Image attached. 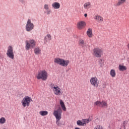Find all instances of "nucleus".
<instances>
[{"label": "nucleus", "mask_w": 129, "mask_h": 129, "mask_svg": "<svg viewBox=\"0 0 129 129\" xmlns=\"http://www.w3.org/2000/svg\"><path fill=\"white\" fill-rule=\"evenodd\" d=\"M54 63H56V64H58V65H60V66H62L63 67H67L69 64V63H70V61H69V60H65L59 57L54 58Z\"/></svg>", "instance_id": "f257e3e1"}, {"label": "nucleus", "mask_w": 129, "mask_h": 129, "mask_svg": "<svg viewBox=\"0 0 129 129\" xmlns=\"http://www.w3.org/2000/svg\"><path fill=\"white\" fill-rule=\"evenodd\" d=\"M53 115L56 118V123L58 126H60V122L59 121L62 118V111L59 108L53 111Z\"/></svg>", "instance_id": "f03ea898"}, {"label": "nucleus", "mask_w": 129, "mask_h": 129, "mask_svg": "<svg viewBox=\"0 0 129 129\" xmlns=\"http://www.w3.org/2000/svg\"><path fill=\"white\" fill-rule=\"evenodd\" d=\"M36 78L38 80L42 79L43 81H46L48 79V73L45 70H41L38 72Z\"/></svg>", "instance_id": "7ed1b4c3"}, {"label": "nucleus", "mask_w": 129, "mask_h": 129, "mask_svg": "<svg viewBox=\"0 0 129 129\" xmlns=\"http://www.w3.org/2000/svg\"><path fill=\"white\" fill-rule=\"evenodd\" d=\"M25 49L27 51H29L30 49H34L36 47V41L34 39H30L29 40L25 41Z\"/></svg>", "instance_id": "20e7f679"}, {"label": "nucleus", "mask_w": 129, "mask_h": 129, "mask_svg": "<svg viewBox=\"0 0 129 129\" xmlns=\"http://www.w3.org/2000/svg\"><path fill=\"white\" fill-rule=\"evenodd\" d=\"M31 101H32V98L28 96H26L21 101L22 106L23 107H26V106L28 107V106H30Z\"/></svg>", "instance_id": "39448f33"}, {"label": "nucleus", "mask_w": 129, "mask_h": 129, "mask_svg": "<svg viewBox=\"0 0 129 129\" xmlns=\"http://www.w3.org/2000/svg\"><path fill=\"white\" fill-rule=\"evenodd\" d=\"M6 55L10 59L14 60V58H15V54L14 53V48L12 45H10L8 47Z\"/></svg>", "instance_id": "423d86ee"}, {"label": "nucleus", "mask_w": 129, "mask_h": 129, "mask_svg": "<svg viewBox=\"0 0 129 129\" xmlns=\"http://www.w3.org/2000/svg\"><path fill=\"white\" fill-rule=\"evenodd\" d=\"M34 23H32L31 19H28L25 26V30L26 32H31L34 30Z\"/></svg>", "instance_id": "0eeeda50"}, {"label": "nucleus", "mask_w": 129, "mask_h": 129, "mask_svg": "<svg viewBox=\"0 0 129 129\" xmlns=\"http://www.w3.org/2000/svg\"><path fill=\"white\" fill-rule=\"evenodd\" d=\"M94 106H98L102 108H106L108 106L107 102L105 100H103L101 102L100 101H97L94 102Z\"/></svg>", "instance_id": "6e6552de"}, {"label": "nucleus", "mask_w": 129, "mask_h": 129, "mask_svg": "<svg viewBox=\"0 0 129 129\" xmlns=\"http://www.w3.org/2000/svg\"><path fill=\"white\" fill-rule=\"evenodd\" d=\"M102 53H103L102 49L98 47L95 48L93 50V56H95V57H96L97 58H99L101 57V55H102Z\"/></svg>", "instance_id": "1a4fd4ad"}, {"label": "nucleus", "mask_w": 129, "mask_h": 129, "mask_svg": "<svg viewBox=\"0 0 129 129\" xmlns=\"http://www.w3.org/2000/svg\"><path fill=\"white\" fill-rule=\"evenodd\" d=\"M90 82L94 87H98L99 85V80L97 79L96 77H92L90 80Z\"/></svg>", "instance_id": "9d476101"}, {"label": "nucleus", "mask_w": 129, "mask_h": 129, "mask_svg": "<svg viewBox=\"0 0 129 129\" xmlns=\"http://www.w3.org/2000/svg\"><path fill=\"white\" fill-rule=\"evenodd\" d=\"M86 26V23L84 21H80L77 23V28L79 30H82Z\"/></svg>", "instance_id": "9b49d317"}, {"label": "nucleus", "mask_w": 129, "mask_h": 129, "mask_svg": "<svg viewBox=\"0 0 129 129\" xmlns=\"http://www.w3.org/2000/svg\"><path fill=\"white\" fill-rule=\"evenodd\" d=\"M52 90L55 95H60L61 93V89H60L58 86H56V87Z\"/></svg>", "instance_id": "f8f14e48"}, {"label": "nucleus", "mask_w": 129, "mask_h": 129, "mask_svg": "<svg viewBox=\"0 0 129 129\" xmlns=\"http://www.w3.org/2000/svg\"><path fill=\"white\" fill-rule=\"evenodd\" d=\"M94 19L98 22V23H102V22H103V18L97 14L94 16Z\"/></svg>", "instance_id": "ddd939ff"}, {"label": "nucleus", "mask_w": 129, "mask_h": 129, "mask_svg": "<svg viewBox=\"0 0 129 129\" xmlns=\"http://www.w3.org/2000/svg\"><path fill=\"white\" fill-rule=\"evenodd\" d=\"M52 7L53 8V9H54V10H58L59 9H60V3H58V2H54L51 5Z\"/></svg>", "instance_id": "4468645a"}, {"label": "nucleus", "mask_w": 129, "mask_h": 129, "mask_svg": "<svg viewBox=\"0 0 129 129\" xmlns=\"http://www.w3.org/2000/svg\"><path fill=\"white\" fill-rule=\"evenodd\" d=\"M84 8L85 10H89V9H90V8H91V3L88 2L85 3L84 5Z\"/></svg>", "instance_id": "2eb2a0df"}, {"label": "nucleus", "mask_w": 129, "mask_h": 129, "mask_svg": "<svg viewBox=\"0 0 129 129\" xmlns=\"http://www.w3.org/2000/svg\"><path fill=\"white\" fill-rule=\"evenodd\" d=\"M87 35L89 38H92L93 34H92V29L89 28L87 31Z\"/></svg>", "instance_id": "dca6fc26"}, {"label": "nucleus", "mask_w": 129, "mask_h": 129, "mask_svg": "<svg viewBox=\"0 0 129 129\" xmlns=\"http://www.w3.org/2000/svg\"><path fill=\"white\" fill-rule=\"evenodd\" d=\"M59 103H60V106H61L62 109L63 110V111H66V110H67L66 107H65V104H64V102H63V100H60Z\"/></svg>", "instance_id": "f3484780"}, {"label": "nucleus", "mask_w": 129, "mask_h": 129, "mask_svg": "<svg viewBox=\"0 0 129 129\" xmlns=\"http://www.w3.org/2000/svg\"><path fill=\"white\" fill-rule=\"evenodd\" d=\"M34 53L36 55H40V54H41V49L39 47H37L34 48Z\"/></svg>", "instance_id": "a211bd4d"}, {"label": "nucleus", "mask_w": 129, "mask_h": 129, "mask_svg": "<svg viewBox=\"0 0 129 129\" xmlns=\"http://www.w3.org/2000/svg\"><path fill=\"white\" fill-rule=\"evenodd\" d=\"M51 40H52V37L51 35L49 34L44 37V42H48V41H51Z\"/></svg>", "instance_id": "6ab92c4d"}, {"label": "nucleus", "mask_w": 129, "mask_h": 129, "mask_svg": "<svg viewBox=\"0 0 129 129\" xmlns=\"http://www.w3.org/2000/svg\"><path fill=\"white\" fill-rule=\"evenodd\" d=\"M79 45L82 47V48L85 47V42H84V40L83 39H79Z\"/></svg>", "instance_id": "aec40b11"}, {"label": "nucleus", "mask_w": 129, "mask_h": 129, "mask_svg": "<svg viewBox=\"0 0 129 129\" xmlns=\"http://www.w3.org/2000/svg\"><path fill=\"white\" fill-rule=\"evenodd\" d=\"M124 3H125V0H118V3L115 5L116 7H118Z\"/></svg>", "instance_id": "412c9836"}, {"label": "nucleus", "mask_w": 129, "mask_h": 129, "mask_svg": "<svg viewBox=\"0 0 129 129\" xmlns=\"http://www.w3.org/2000/svg\"><path fill=\"white\" fill-rule=\"evenodd\" d=\"M39 114L41 115L42 116H45V115H48V111H40L39 112Z\"/></svg>", "instance_id": "4be33fe9"}, {"label": "nucleus", "mask_w": 129, "mask_h": 129, "mask_svg": "<svg viewBox=\"0 0 129 129\" xmlns=\"http://www.w3.org/2000/svg\"><path fill=\"white\" fill-rule=\"evenodd\" d=\"M110 74L111 77H115L116 74L115 73V71L114 70H111L110 72Z\"/></svg>", "instance_id": "5701e85b"}, {"label": "nucleus", "mask_w": 129, "mask_h": 129, "mask_svg": "<svg viewBox=\"0 0 129 129\" xmlns=\"http://www.w3.org/2000/svg\"><path fill=\"white\" fill-rule=\"evenodd\" d=\"M119 71H125V70H126V67H125V66L119 65Z\"/></svg>", "instance_id": "b1692460"}, {"label": "nucleus", "mask_w": 129, "mask_h": 129, "mask_svg": "<svg viewBox=\"0 0 129 129\" xmlns=\"http://www.w3.org/2000/svg\"><path fill=\"white\" fill-rule=\"evenodd\" d=\"M90 121V119L89 118L82 119V122H83V123H84V125H85L87 123H89Z\"/></svg>", "instance_id": "393cba45"}, {"label": "nucleus", "mask_w": 129, "mask_h": 129, "mask_svg": "<svg viewBox=\"0 0 129 129\" xmlns=\"http://www.w3.org/2000/svg\"><path fill=\"white\" fill-rule=\"evenodd\" d=\"M128 121L126 120H125L122 122V124H121V127H123V129H125V125L127 124Z\"/></svg>", "instance_id": "a878e982"}, {"label": "nucleus", "mask_w": 129, "mask_h": 129, "mask_svg": "<svg viewBox=\"0 0 129 129\" xmlns=\"http://www.w3.org/2000/svg\"><path fill=\"white\" fill-rule=\"evenodd\" d=\"M44 13L47 15H50V14H52V10L49 8L48 10H45V11L44 12Z\"/></svg>", "instance_id": "bb28decb"}, {"label": "nucleus", "mask_w": 129, "mask_h": 129, "mask_svg": "<svg viewBox=\"0 0 129 129\" xmlns=\"http://www.w3.org/2000/svg\"><path fill=\"white\" fill-rule=\"evenodd\" d=\"M0 123L1 124H4V123H6V118L4 117H2L0 118Z\"/></svg>", "instance_id": "cd10ccee"}, {"label": "nucleus", "mask_w": 129, "mask_h": 129, "mask_svg": "<svg viewBox=\"0 0 129 129\" xmlns=\"http://www.w3.org/2000/svg\"><path fill=\"white\" fill-rule=\"evenodd\" d=\"M77 124L78 125H79V126H80V125H82V126L84 125V123H83V122L82 121L80 120H78L77 121Z\"/></svg>", "instance_id": "c85d7f7f"}, {"label": "nucleus", "mask_w": 129, "mask_h": 129, "mask_svg": "<svg viewBox=\"0 0 129 129\" xmlns=\"http://www.w3.org/2000/svg\"><path fill=\"white\" fill-rule=\"evenodd\" d=\"M56 85H55L53 83H51L49 85V87L53 90L55 87Z\"/></svg>", "instance_id": "c756f323"}, {"label": "nucleus", "mask_w": 129, "mask_h": 129, "mask_svg": "<svg viewBox=\"0 0 129 129\" xmlns=\"http://www.w3.org/2000/svg\"><path fill=\"white\" fill-rule=\"evenodd\" d=\"M43 9H44V10H45V11H46V10H48V9H49V5H48V4H45V5H44V6H43Z\"/></svg>", "instance_id": "7c9ffc66"}, {"label": "nucleus", "mask_w": 129, "mask_h": 129, "mask_svg": "<svg viewBox=\"0 0 129 129\" xmlns=\"http://www.w3.org/2000/svg\"><path fill=\"white\" fill-rule=\"evenodd\" d=\"M94 129H104V128L102 127V126L100 125H98L96 126Z\"/></svg>", "instance_id": "2f4dec72"}, {"label": "nucleus", "mask_w": 129, "mask_h": 129, "mask_svg": "<svg viewBox=\"0 0 129 129\" xmlns=\"http://www.w3.org/2000/svg\"><path fill=\"white\" fill-rule=\"evenodd\" d=\"M19 2H20L23 6H25L26 5V1L25 0H18Z\"/></svg>", "instance_id": "473e14b6"}, {"label": "nucleus", "mask_w": 129, "mask_h": 129, "mask_svg": "<svg viewBox=\"0 0 129 129\" xmlns=\"http://www.w3.org/2000/svg\"><path fill=\"white\" fill-rule=\"evenodd\" d=\"M84 17H85V18H86V17H87V14H84Z\"/></svg>", "instance_id": "72a5a7b5"}, {"label": "nucleus", "mask_w": 129, "mask_h": 129, "mask_svg": "<svg viewBox=\"0 0 129 129\" xmlns=\"http://www.w3.org/2000/svg\"><path fill=\"white\" fill-rule=\"evenodd\" d=\"M75 129H80L79 127H76Z\"/></svg>", "instance_id": "f704fd0d"}, {"label": "nucleus", "mask_w": 129, "mask_h": 129, "mask_svg": "<svg viewBox=\"0 0 129 129\" xmlns=\"http://www.w3.org/2000/svg\"><path fill=\"white\" fill-rule=\"evenodd\" d=\"M122 128H123V127H121L119 129H122Z\"/></svg>", "instance_id": "c9c22d12"}, {"label": "nucleus", "mask_w": 129, "mask_h": 129, "mask_svg": "<svg viewBox=\"0 0 129 129\" xmlns=\"http://www.w3.org/2000/svg\"><path fill=\"white\" fill-rule=\"evenodd\" d=\"M4 129H7V128H4Z\"/></svg>", "instance_id": "e433bc0d"}]
</instances>
